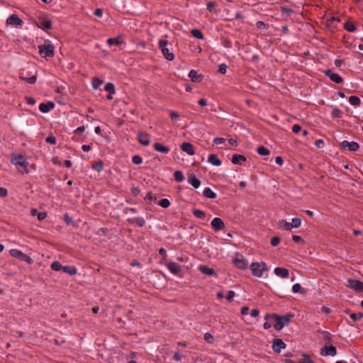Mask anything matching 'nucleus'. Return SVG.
<instances>
[{
    "mask_svg": "<svg viewBox=\"0 0 363 363\" xmlns=\"http://www.w3.org/2000/svg\"><path fill=\"white\" fill-rule=\"evenodd\" d=\"M167 36L163 35L158 42L159 49L161 50L166 60L172 61L174 59V55L172 52V45L167 40Z\"/></svg>",
    "mask_w": 363,
    "mask_h": 363,
    "instance_id": "1",
    "label": "nucleus"
},
{
    "mask_svg": "<svg viewBox=\"0 0 363 363\" xmlns=\"http://www.w3.org/2000/svg\"><path fill=\"white\" fill-rule=\"evenodd\" d=\"M293 315L290 314H287L284 316L273 314L270 316V319L272 320L274 328L277 330L280 331L284 328V326L288 325Z\"/></svg>",
    "mask_w": 363,
    "mask_h": 363,
    "instance_id": "2",
    "label": "nucleus"
},
{
    "mask_svg": "<svg viewBox=\"0 0 363 363\" xmlns=\"http://www.w3.org/2000/svg\"><path fill=\"white\" fill-rule=\"evenodd\" d=\"M11 162L12 164L20 167L23 169L22 172L26 174L29 173V170L28 169V162L27 160L21 155H12L11 159Z\"/></svg>",
    "mask_w": 363,
    "mask_h": 363,
    "instance_id": "3",
    "label": "nucleus"
},
{
    "mask_svg": "<svg viewBox=\"0 0 363 363\" xmlns=\"http://www.w3.org/2000/svg\"><path fill=\"white\" fill-rule=\"evenodd\" d=\"M250 269L253 276L257 277H262L264 272L268 270V267L264 262H252L250 265Z\"/></svg>",
    "mask_w": 363,
    "mask_h": 363,
    "instance_id": "4",
    "label": "nucleus"
},
{
    "mask_svg": "<svg viewBox=\"0 0 363 363\" xmlns=\"http://www.w3.org/2000/svg\"><path fill=\"white\" fill-rule=\"evenodd\" d=\"M301 225V219L300 218H294L291 222L285 220L279 221L280 227L285 230H291L293 228H298Z\"/></svg>",
    "mask_w": 363,
    "mask_h": 363,
    "instance_id": "5",
    "label": "nucleus"
},
{
    "mask_svg": "<svg viewBox=\"0 0 363 363\" xmlns=\"http://www.w3.org/2000/svg\"><path fill=\"white\" fill-rule=\"evenodd\" d=\"M9 253H10L11 256H12L13 257L23 260V261L27 262L28 264H30L33 262V260L32 259L31 257H30L28 255L23 253L19 250L12 249L10 250Z\"/></svg>",
    "mask_w": 363,
    "mask_h": 363,
    "instance_id": "6",
    "label": "nucleus"
},
{
    "mask_svg": "<svg viewBox=\"0 0 363 363\" xmlns=\"http://www.w3.org/2000/svg\"><path fill=\"white\" fill-rule=\"evenodd\" d=\"M39 52L43 57H52L54 55V47L52 44L40 45Z\"/></svg>",
    "mask_w": 363,
    "mask_h": 363,
    "instance_id": "7",
    "label": "nucleus"
},
{
    "mask_svg": "<svg viewBox=\"0 0 363 363\" xmlns=\"http://www.w3.org/2000/svg\"><path fill=\"white\" fill-rule=\"evenodd\" d=\"M233 262L235 266L240 269H246L248 267L247 259L241 255H236Z\"/></svg>",
    "mask_w": 363,
    "mask_h": 363,
    "instance_id": "8",
    "label": "nucleus"
},
{
    "mask_svg": "<svg viewBox=\"0 0 363 363\" xmlns=\"http://www.w3.org/2000/svg\"><path fill=\"white\" fill-rule=\"evenodd\" d=\"M38 28L47 30L52 28V21L45 17H40L37 23Z\"/></svg>",
    "mask_w": 363,
    "mask_h": 363,
    "instance_id": "9",
    "label": "nucleus"
},
{
    "mask_svg": "<svg viewBox=\"0 0 363 363\" xmlns=\"http://www.w3.org/2000/svg\"><path fill=\"white\" fill-rule=\"evenodd\" d=\"M325 76L330 78V79L337 84H341L343 82L342 78L340 74L333 72L331 69H326L323 71Z\"/></svg>",
    "mask_w": 363,
    "mask_h": 363,
    "instance_id": "10",
    "label": "nucleus"
},
{
    "mask_svg": "<svg viewBox=\"0 0 363 363\" xmlns=\"http://www.w3.org/2000/svg\"><path fill=\"white\" fill-rule=\"evenodd\" d=\"M337 353L335 347L332 345L326 344L324 347L321 349L320 354L324 356L334 357Z\"/></svg>",
    "mask_w": 363,
    "mask_h": 363,
    "instance_id": "11",
    "label": "nucleus"
},
{
    "mask_svg": "<svg viewBox=\"0 0 363 363\" xmlns=\"http://www.w3.org/2000/svg\"><path fill=\"white\" fill-rule=\"evenodd\" d=\"M347 286L358 291H363V283L356 279H348Z\"/></svg>",
    "mask_w": 363,
    "mask_h": 363,
    "instance_id": "12",
    "label": "nucleus"
},
{
    "mask_svg": "<svg viewBox=\"0 0 363 363\" xmlns=\"http://www.w3.org/2000/svg\"><path fill=\"white\" fill-rule=\"evenodd\" d=\"M137 138L138 142L144 146L148 145L150 143V135L143 132H139Z\"/></svg>",
    "mask_w": 363,
    "mask_h": 363,
    "instance_id": "13",
    "label": "nucleus"
},
{
    "mask_svg": "<svg viewBox=\"0 0 363 363\" xmlns=\"http://www.w3.org/2000/svg\"><path fill=\"white\" fill-rule=\"evenodd\" d=\"M7 24L14 26H21L23 23V21L15 14L10 16L6 20Z\"/></svg>",
    "mask_w": 363,
    "mask_h": 363,
    "instance_id": "14",
    "label": "nucleus"
},
{
    "mask_svg": "<svg viewBox=\"0 0 363 363\" xmlns=\"http://www.w3.org/2000/svg\"><path fill=\"white\" fill-rule=\"evenodd\" d=\"M211 225L215 231L221 230L225 228V224L220 218H214L212 220Z\"/></svg>",
    "mask_w": 363,
    "mask_h": 363,
    "instance_id": "15",
    "label": "nucleus"
},
{
    "mask_svg": "<svg viewBox=\"0 0 363 363\" xmlns=\"http://www.w3.org/2000/svg\"><path fill=\"white\" fill-rule=\"evenodd\" d=\"M341 145L343 147H347L352 152L357 151L359 147V144L354 141L349 142L347 140H344L342 142Z\"/></svg>",
    "mask_w": 363,
    "mask_h": 363,
    "instance_id": "16",
    "label": "nucleus"
},
{
    "mask_svg": "<svg viewBox=\"0 0 363 363\" xmlns=\"http://www.w3.org/2000/svg\"><path fill=\"white\" fill-rule=\"evenodd\" d=\"M199 269L203 274L217 277V274L215 270L206 265H200Z\"/></svg>",
    "mask_w": 363,
    "mask_h": 363,
    "instance_id": "17",
    "label": "nucleus"
},
{
    "mask_svg": "<svg viewBox=\"0 0 363 363\" xmlns=\"http://www.w3.org/2000/svg\"><path fill=\"white\" fill-rule=\"evenodd\" d=\"M286 344L280 339L274 340L273 342L272 348L276 352H281V350L284 349Z\"/></svg>",
    "mask_w": 363,
    "mask_h": 363,
    "instance_id": "18",
    "label": "nucleus"
},
{
    "mask_svg": "<svg viewBox=\"0 0 363 363\" xmlns=\"http://www.w3.org/2000/svg\"><path fill=\"white\" fill-rule=\"evenodd\" d=\"M55 107V104L52 101L47 103H42L39 105V110L43 113H48L52 110Z\"/></svg>",
    "mask_w": 363,
    "mask_h": 363,
    "instance_id": "19",
    "label": "nucleus"
},
{
    "mask_svg": "<svg viewBox=\"0 0 363 363\" xmlns=\"http://www.w3.org/2000/svg\"><path fill=\"white\" fill-rule=\"evenodd\" d=\"M181 150L186 152L189 155H194L195 154L194 147L190 143H184L181 145Z\"/></svg>",
    "mask_w": 363,
    "mask_h": 363,
    "instance_id": "20",
    "label": "nucleus"
},
{
    "mask_svg": "<svg viewBox=\"0 0 363 363\" xmlns=\"http://www.w3.org/2000/svg\"><path fill=\"white\" fill-rule=\"evenodd\" d=\"M274 274L281 278H287L289 275V272L286 268L276 267L274 270Z\"/></svg>",
    "mask_w": 363,
    "mask_h": 363,
    "instance_id": "21",
    "label": "nucleus"
},
{
    "mask_svg": "<svg viewBox=\"0 0 363 363\" xmlns=\"http://www.w3.org/2000/svg\"><path fill=\"white\" fill-rule=\"evenodd\" d=\"M167 269L172 274H177L181 271V267L176 262H169L167 264Z\"/></svg>",
    "mask_w": 363,
    "mask_h": 363,
    "instance_id": "22",
    "label": "nucleus"
},
{
    "mask_svg": "<svg viewBox=\"0 0 363 363\" xmlns=\"http://www.w3.org/2000/svg\"><path fill=\"white\" fill-rule=\"evenodd\" d=\"M246 157L242 155H233L232 156L231 162L234 164H242V162L246 161Z\"/></svg>",
    "mask_w": 363,
    "mask_h": 363,
    "instance_id": "23",
    "label": "nucleus"
},
{
    "mask_svg": "<svg viewBox=\"0 0 363 363\" xmlns=\"http://www.w3.org/2000/svg\"><path fill=\"white\" fill-rule=\"evenodd\" d=\"M208 162L213 166H220L222 164L221 160L214 154H211L208 157Z\"/></svg>",
    "mask_w": 363,
    "mask_h": 363,
    "instance_id": "24",
    "label": "nucleus"
},
{
    "mask_svg": "<svg viewBox=\"0 0 363 363\" xmlns=\"http://www.w3.org/2000/svg\"><path fill=\"white\" fill-rule=\"evenodd\" d=\"M153 147L156 151L162 152V153H168L170 150L169 147H168L160 143H155L154 144Z\"/></svg>",
    "mask_w": 363,
    "mask_h": 363,
    "instance_id": "25",
    "label": "nucleus"
},
{
    "mask_svg": "<svg viewBox=\"0 0 363 363\" xmlns=\"http://www.w3.org/2000/svg\"><path fill=\"white\" fill-rule=\"evenodd\" d=\"M188 183L194 186L195 189H198L201 186L200 180L196 178L194 175H191L188 179Z\"/></svg>",
    "mask_w": 363,
    "mask_h": 363,
    "instance_id": "26",
    "label": "nucleus"
},
{
    "mask_svg": "<svg viewBox=\"0 0 363 363\" xmlns=\"http://www.w3.org/2000/svg\"><path fill=\"white\" fill-rule=\"evenodd\" d=\"M203 195L208 198L213 199L216 197V194L209 187H206L203 189Z\"/></svg>",
    "mask_w": 363,
    "mask_h": 363,
    "instance_id": "27",
    "label": "nucleus"
},
{
    "mask_svg": "<svg viewBox=\"0 0 363 363\" xmlns=\"http://www.w3.org/2000/svg\"><path fill=\"white\" fill-rule=\"evenodd\" d=\"M62 271L69 275H74L77 272L76 267L73 266H63Z\"/></svg>",
    "mask_w": 363,
    "mask_h": 363,
    "instance_id": "28",
    "label": "nucleus"
},
{
    "mask_svg": "<svg viewBox=\"0 0 363 363\" xmlns=\"http://www.w3.org/2000/svg\"><path fill=\"white\" fill-rule=\"evenodd\" d=\"M344 28L350 33L354 32L356 30L355 25L350 21H347L344 23Z\"/></svg>",
    "mask_w": 363,
    "mask_h": 363,
    "instance_id": "29",
    "label": "nucleus"
},
{
    "mask_svg": "<svg viewBox=\"0 0 363 363\" xmlns=\"http://www.w3.org/2000/svg\"><path fill=\"white\" fill-rule=\"evenodd\" d=\"M189 77L191 78L192 82H199L201 79V76L198 75L196 71L194 69L190 70L189 72Z\"/></svg>",
    "mask_w": 363,
    "mask_h": 363,
    "instance_id": "30",
    "label": "nucleus"
},
{
    "mask_svg": "<svg viewBox=\"0 0 363 363\" xmlns=\"http://www.w3.org/2000/svg\"><path fill=\"white\" fill-rule=\"evenodd\" d=\"M292 291L293 293H301L302 294H306V289H303L299 284H295L292 286Z\"/></svg>",
    "mask_w": 363,
    "mask_h": 363,
    "instance_id": "31",
    "label": "nucleus"
},
{
    "mask_svg": "<svg viewBox=\"0 0 363 363\" xmlns=\"http://www.w3.org/2000/svg\"><path fill=\"white\" fill-rule=\"evenodd\" d=\"M257 152L261 156H267L269 155L270 153L269 150L265 147L264 146H259V147H257Z\"/></svg>",
    "mask_w": 363,
    "mask_h": 363,
    "instance_id": "32",
    "label": "nucleus"
},
{
    "mask_svg": "<svg viewBox=\"0 0 363 363\" xmlns=\"http://www.w3.org/2000/svg\"><path fill=\"white\" fill-rule=\"evenodd\" d=\"M349 102L351 105L357 106L360 105L361 100L358 96H351L349 98Z\"/></svg>",
    "mask_w": 363,
    "mask_h": 363,
    "instance_id": "33",
    "label": "nucleus"
},
{
    "mask_svg": "<svg viewBox=\"0 0 363 363\" xmlns=\"http://www.w3.org/2000/svg\"><path fill=\"white\" fill-rule=\"evenodd\" d=\"M194 216L199 219H204L206 218V213L200 209H194L193 210Z\"/></svg>",
    "mask_w": 363,
    "mask_h": 363,
    "instance_id": "34",
    "label": "nucleus"
},
{
    "mask_svg": "<svg viewBox=\"0 0 363 363\" xmlns=\"http://www.w3.org/2000/svg\"><path fill=\"white\" fill-rule=\"evenodd\" d=\"M107 43L109 46L118 45L122 43V41L120 39V38H108L107 40Z\"/></svg>",
    "mask_w": 363,
    "mask_h": 363,
    "instance_id": "35",
    "label": "nucleus"
},
{
    "mask_svg": "<svg viewBox=\"0 0 363 363\" xmlns=\"http://www.w3.org/2000/svg\"><path fill=\"white\" fill-rule=\"evenodd\" d=\"M51 268L52 270L58 272L62 270L63 266L60 264V262L55 261L52 263Z\"/></svg>",
    "mask_w": 363,
    "mask_h": 363,
    "instance_id": "36",
    "label": "nucleus"
},
{
    "mask_svg": "<svg viewBox=\"0 0 363 363\" xmlns=\"http://www.w3.org/2000/svg\"><path fill=\"white\" fill-rule=\"evenodd\" d=\"M104 90L113 94L115 93V86L113 83L108 82L104 86Z\"/></svg>",
    "mask_w": 363,
    "mask_h": 363,
    "instance_id": "37",
    "label": "nucleus"
},
{
    "mask_svg": "<svg viewBox=\"0 0 363 363\" xmlns=\"http://www.w3.org/2000/svg\"><path fill=\"white\" fill-rule=\"evenodd\" d=\"M133 221L140 227H143L145 225V220L143 217L135 218Z\"/></svg>",
    "mask_w": 363,
    "mask_h": 363,
    "instance_id": "38",
    "label": "nucleus"
},
{
    "mask_svg": "<svg viewBox=\"0 0 363 363\" xmlns=\"http://www.w3.org/2000/svg\"><path fill=\"white\" fill-rule=\"evenodd\" d=\"M92 86L94 89H98L102 84V81L98 78H94L92 80Z\"/></svg>",
    "mask_w": 363,
    "mask_h": 363,
    "instance_id": "39",
    "label": "nucleus"
},
{
    "mask_svg": "<svg viewBox=\"0 0 363 363\" xmlns=\"http://www.w3.org/2000/svg\"><path fill=\"white\" fill-rule=\"evenodd\" d=\"M191 33L192 35L194 37H195L196 38H198V39H203V35L198 29H193V30H191Z\"/></svg>",
    "mask_w": 363,
    "mask_h": 363,
    "instance_id": "40",
    "label": "nucleus"
},
{
    "mask_svg": "<svg viewBox=\"0 0 363 363\" xmlns=\"http://www.w3.org/2000/svg\"><path fill=\"white\" fill-rule=\"evenodd\" d=\"M174 175V179L177 182H181L184 180V175L181 171H176Z\"/></svg>",
    "mask_w": 363,
    "mask_h": 363,
    "instance_id": "41",
    "label": "nucleus"
},
{
    "mask_svg": "<svg viewBox=\"0 0 363 363\" xmlns=\"http://www.w3.org/2000/svg\"><path fill=\"white\" fill-rule=\"evenodd\" d=\"M158 205L166 208L170 206V202L167 199H162L159 201Z\"/></svg>",
    "mask_w": 363,
    "mask_h": 363,
    "instance_id": "42",
    "label": "nucleus"
},
{
    "mask_svg": "<svg viewBox=\"0 0 363 363\" xmlns=\"http://www.w3.org/2000/svg\"><path fill=\"white\" fill-rule=\"evenodd\" d=\"M21 79L22 80H23V81H26L28 84H34L36 82V77L35 76H32L30 77H21Z\"/></svg>",
    "mask_w": 363,
    "mask_h": 363,
    "instance_id": "43",
    "label": "nucleus"
},
{
    "mask_svg": "<svg viewBox=\"0 0 363 363\" xmlns=\"http://www.w3.org/2000/svg\"><path fill=\"white\" fill-rule=\"evenodd\" d=\"M228 144L229 147H225V150L230 149L231 146H237L238 141L234 138H230L228 140Z\"/></svg>",
    "mask_w": 363,
    "mask_h": 363,
    "instance_id": "44",
    "label": "nucleus"
},
{
    "mask_svg": "<svg viewBox=\"0 0 363 363\" xmlns=\"http://www.w3.org/2000/svg\"><path fill=\"white\" fill-rule=\"evenodd\" d=\"M350 316L351 319L355 322V321L361 319L363 317V314H362V313L356 314V313H350Z\"/></svg>",
    "mask_w": 363,
    "mask_h": 363,
    "instance_id": "45",
    "label": "nucleus"
},
{
    "mask_svg": "<svg viewBox=\"0 0 363 363\" xmlns=\"http://www.w3.org/2000/svg\"><path fill=\"white\" fill-rule=\"evenodd\" d=\"M132 161L135 164H140L143 162V159L139 155H135L133 157Z\"/></svg>",
    "mask_w": 363,
    "mask_h": 363,
    "instance_id": "46",
    "label": "nucleus"
},
{
    "mask_svg": "<svg viewBox=\"0 0 363 363\" xmlns=\"http://www.w3.org/2000/svg\"><path fill=\"white\" fill-rule=\"evenodd\" d=\"M46 142L50 144L55 145L57 141L56 138L53 135H49L46 138Z\"/></svg>",
    "mask_w": 363,
    "mask_h": 363,
    "instance_id": "47",
    "label": "nucleus"
},
{
    "mask_svg": "<svg viewBox=\"0 0 363 363\" xmlns=\"http://www.w3.org/2000/svg\"><path fill=\"white\" fill-rule=\"evenodd\" d=\"M280 242V239L278 237H274L271 240V245L274 247L277 246Z\"/></svg>",
    "mask_w": 363,
    "mask_h": 363,
    "instance_id": "48",
    "label": "nucleus"
},
{
    "mask_svg": "<svg viewBox=\"0 0 363 363\" xmlns=\"http://www.w3.org/2000/svg\"><path fill=\"white\" fill-rule=\"evenodd\" d=\"M225 142V139L223 138H216L213 139V143L216 145L223 144Z\"/></svg>",
    "mask_w": 363,
    "mask_h": 363,
    "instance_id": "49",
    "label": "nucleus"
},
{
    "mask_svg": "<svg viewBox=\"0 0 363 363\" xmlns=\"http://www.w3.org/2000/svg\"><path fill=\"white\" fill-rule=\"evenodd\" d=\"M227 65L224 63H222L219 65V72L221 74H225L227 71Z\"/></svg>",
    "mask_w": 363,
    "mask_h": 363,
    "instance_id": "50",
    "label": "nucleus"
},
{
    "mask_svg": "<svg viewBox=\"0 0 363 363\" xmlns=\"http://www.w3.org/2000/svg\"><path fill=\"white\" fill-rule=\"evenodd\" d=\"M235 293L234 291H229L228 292L226 298L228 301H231L233 299V298L235 297Z\"/></svg>",
    "mask_w": 363,
    "mask_h": 363,
    "instance_id": "51",
    "label": "nucleus"
},
{
    "mask_svg": "<svg viewBox=\"0 0 363 363\" xmlns=\"http://www.w3.org/2000/svg\"><path fill=\"white\" fill-rule=\"evenodd\" d=\"M169 116L172 120H177L179 118V114L173 111H169Z\"/></svg>",
    "mask_w": 363,
    "mask_h": 363,
    "instance_id": "52",
    "label": "nucleus"
},
{
    "mask_svg": "<svg viewBox=\"0 0 363 363\" xmlns=\"http://www.w3.org/2000/svg\"><path fill=\"white\" fill-rule=\"evenodd\" d=\"M204 339L206 341H207L208 342H210L211 343L213 340V337L208 333H206L205 335H204Z\"/></svg>",
    "mask_w": 363,
    "mask_h": 363,
    "instance_id": "53",
    "label": "nucleus"
},
{
    "mask_svg": "<svg viewBox=\"0 0 363 363\" xmlns=\"http://www.w3.org/2000/svg\"><path fill=\"white\" fill-rule=\"evenodd\" d=\"M301 130V125H298V124H295L292 126V131L297 134Z\"/></svg>",
    "mask_w": 363,
    "mask_h": 363,
    "instance_id": "54",
    "label": "nucleus"
},
{
    "mask_svg": "<svg viewBox=\"0 0 363 363\" xmlns=\"http://www.w3.org/2000/svg\"><path fill=\"white\" fill-rule=\"evenodd\" d=\"M103 164L101 162H99V163H96L94 166V169H96L97 172H101L102 169H103Z\"/></svg>",
    "mask_w": 363,
    "mask_h": 363,
    "instance_id": "55",
    "label": "nucleus"
},
{
    "mask_svg": "<svg viewBox=\"0 0 363 363\" xmlns=\"http://www.w3.org/2000/svg\"><path fill=\"white\" fill-rule=\"evenodd\" d=\"M182 354L179 351L175 352L174 355V359L176 361L179 362L182 359Z\"/></svg>",
    "mask_w": 363,
    "mask_h": 363,
    "instance_id": "56",
    "label": "nucleus"
},
{
    "mask_svg": "<svg viewBox=\"0 0 363 363\" xmlns=\"http://www.w3.org/2000/svg\"><path fill=\"white\" fill-rule=\"evenodd\" d=\"M259 315V311L257 309H253L250 312V315L252 318H256Z\"/></svg>",
    "mask_w": 363,
    "mask_h": 363,
    "instance_id": "57",
    "label": "nucleus"
},
{
    "mask_svg": "<svg viewBox=\"0 0 363 363\" xmlns=\"http://www.w3.org/2000/svg\"><path fill=\"white\" fill-rule=\"evenodd\" d=\"M7 195V190L5 188L0 187V197H5Z\"/></svg>",
    "mask_w": 363,
    "mask_h": 363,
    "instance_id": "58",
    "label": "nucleus"
},
{
    "mask_svg": "<svg viewBox=\"0 0 363 363\" xmlns=\"http://www.w3.org/2000/svg\"><path fill=\"white\" fill-rule=\"evenodd\" d=\"M94 15L98 17H101L103 15V11L101 9H97L94 11Z\"/></svg>",
    "mask_w": 363,
    "mask_h": 363,
    "instance_id": "59",
    "label": "nucleus"
},
{
    "mask_svg": "<svg viewBox=\"0 0 363 363\" xmlns=\"http://www.w3.org/2000/svg\"><path fill=\"white\" fill-rule=\"evenodd\" d=\"M275 162L279 165H282L284 163V160L281 157H277L275 159Z\"/></svg>",
    "mask_w": 363,
    "mask_h": 363,
    "instance_id": "60",
    "label": "nucleus"
},
{
    "mask_svg": "<svg viewBox=\"0 0 363 363\" xmlns=\"http://www.w3.org/2000/svg\"><path fill=\"white\" fill-rule=\"evenodd\" d=\"M249 312V308L247 306H244L241 308V314L245 315H247Z\"/></svg>",
    "mask_w": 363,
    "mask_h": 363,
    "instance_id": "61",
    "label": "nucleus"
},
{
    "mask_svg": "<svg viewBox=\"0 0 363 363\" xmlns=\"http://www.w3.org/2000/svg\"><path fill=\"white\" fill-rule=\"evenodd\" d=\"M334 64L337 67H340L343 64V60L337 59L335 60Z\"/></svg>",
    "mask_w": 363,
    "mask_h": 363,
    "instance_id": "62",
    "label": "nucleus"
},
{
    "mask_svg": "<svg viewBox=\"0 0 363 363\" xmlns=\"http://www.w3.org/2000/svg\"><path fill=\"white\" fill-rule=\"evenodd\" d=\"M84 131V126H80V127L77 128L75 130V133L80 135V134H82Z\"/></svg>",
    "mask_w": 363,
    "mask_h": 363,
    "instance_id": "63",
    "label": "nucleus"
},
{
    "mask_svg": "<svg viewBox=\"0 0 363 363\" xmlns=\"http://www.w3.org/2000/svg\"><path fill=\"white\" fill-rule=\"evenodd\" d=\"M292 240L295 242H299L301 241V238L300 236H298V235H294L292 236Z\"/></svg>",
    "mask_w": 363,
    "mask_h": 363,
    "instance_id": "64",
    "label": "nucleus"
}]
</instances>
